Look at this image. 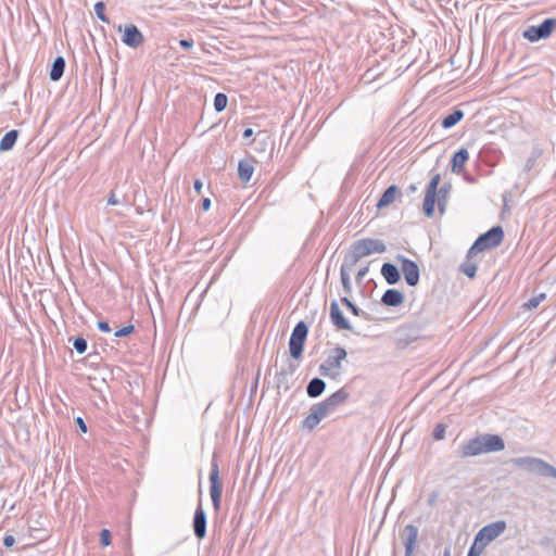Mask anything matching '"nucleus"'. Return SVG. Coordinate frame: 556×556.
Returning <instances> with one entry per match:
<instances>
[{
	"label": "nucleus",
	"instance_id": "35",
	"mask_svg": "<svg viewBox=\"0 0 556 556\" xmlns=\"http://www.w3.org/2000/svg\"><path fill=\"white\" fill-rule=\"evenodd\" d=\"M94 13L100 21L103 23H109V17L105 14V4L102 1H99L94 4Z\"/></svg>",
	"mask_w": 556,
	"mask_h": 556
},
{
	"label": "nucleus",
	"instance_id": "18",
	"mask_svg": "<svg viewBox=\"0 0 556 556\" xmlns=\"http://www.w3.org/2000/svg\"><path fill=\"white\" fill-rule=\"evenodd\" d=\"M192 527H193L194 535L199 540H202L205 538V535H206V514H205L201 503H199V505L194 511Z\"/></svg>",
	"mask_w": 556,
	"mask_h": 556
},
{
	"label": "nucleus",
	"instance_id": "27",
	"mask_svg": "<svg viewBox=\"0 0 556 556\" xmlns=\"http://www.w3.org/2000/svg\"><path fill=\"white\" fill-rule=\"evenodd\" d=\"M349 264H350V262H348L346 260L343 258L341 269H340V278H341L342 287L346 294L352 293V285H351L349 271L353 270V268L355 267V266H349Z\"/></svg>",
	"mask_w": 556,
	"mask_h": 556
},
{
	"label": "nucleus",
	"instance_id": "3",
	"mask_svg": "<svg viewBox=\"0 0 556 556\" xmlns=\"http://www.w3.org/2000/svg\"><path fill=\"white\" fill-rule=\"evenodd\" d=\"M504 240V231L501 226H494L486 232L480 235L468 250L467 256L497 248Z\"/></svg>",
	"mask_w": 556,
	"mask_h": 556
},
{
	"label": "nucleus",
	"instance_id": "1",
	"mask_svg": "<svg viewBox=\"0 0 556 556\" xmlns=\"http://www.w3.org/2000/svg\"><path fill=\"white\" fill-rule=\"evenodd\" d=\"M505 448L504 440L497 434H480L459 445L460 457H472L486 453L500 452Z\"/></svg>",
	"mask_w": 556,
	"mask_h": 556
},
{
	"label": "nucleus",
	"instance_id": "32",
	"mask_svg": "<svg viewBox=\"0 0 556 556\" xmlns=\"http://www.w3.org/2000/svg\"><path fill=\"white\" fill-rule=\"evenodd\" d=\"M467 256V261H465L460 266L459 270L465 274L469 278H473L477 273V265L469 260Z\"/></svg>",
	"mask_w": 556,
	"mask_h": 556
},
{
	"label": "nucleus",
	"instance_id": "48",
	"mask_svg": "<svg viewBox=\"0 0 556 556\" xmlns=\"http://www.w3.org/2000/svg\"><path fill=\"white\" fill-rule=\"evenodd\" d=\"M535 162H536V156H531L527 160L526 162V165H525V170L526 172H529L533 168V166L535 165Z\"/></svg>",
	"mask_w": 556,
	"mask_h": 556
},
{
	"label": "nucleus",
	"instance_id": "23",
	"mask_svg": "<svg viewBox=\"0 0 556 556\" xmlns=\"http://www.w3.org/2000/svg\"><path fill=\"white\" fill-rule=\"evenodd\" d=\"M381 275L389 285H395L401 280V271L392 263H384L382 265Z\"/></svg>",
	"mask_w": 556,
	"mask_h": 556
},
{
	"label": "nucleus",
	"instance_id": "26",
	"mask_svg": "<svg viewBox=\"0 0 556 556\" xmlns=\"http://www.w3.org/2000/svg\"><path fill=\"white\" fill-rule=\"evenodd\" d=\"M324 419L319 412L314 407H311L309 414L302 421V428L308 431L314 430L317 425Z\"/></svg>",
	"mask_w": 556,
	"mask_h": 556
},
{
	"label": "nucleus",
	"instance_id": "33",
	"mask_svg": "<svg viewBox=\"0 0 556 556\" xmlns=\"http://www.w3.org/2000/svg\"><path fill=\"white\" fill-rule=\"evenodd\" d=\"M228 104V98L225 93L218 92L214 98V109L216 112H222Z\"/></svg>",
	"mask_w": 556,
	"mask_h": 556
},
{
	"label": "nucleus",
	"instance_id": "4",
	"mask_svg": "<svg viewBox=\"0 0 556 556\" xmlns=\"http://www.w3.org/2000/svg\"><path fill=\"white\" fill-rule=\"evenodd\" d=\"M510 462L515 467L526 469L529 472H534L542 477H552L556 479V468L541 458L525 456L513 458Z\"/></svg>",
	"mask_w": 556,
	"mask_h": 556
},
{
	"label": "nucleus",
	"instance_id": "36",
	"mask_svg": "<svg viewBox=\"0 0 556 556\" xmlns=\"http://www.w3.org/2000/svg\"><path fill=\"white\" fill-rule=\"evenodd\" d=\"M73 346L78 354H83L87 351L88 343L85 338L76 337L73 341Z\"/></svg>",
	"mask_w": 556,
	"mask_h": 556
},
{
	"label": "nucleus",
	"instance_id": "51",
	"mask_svg": "<svg viewBox=\"0 0 556 556\" xmlns=\"http://www.w3.org/2000/svg\"><path fill=\"white\" fill-rule=\"evenodd\" d=\"M108 203H109L110 205H116V204H118V203H119V201L115 198V194H114V192H113V191L110 193V195H109V198H108Z\"/></svg>",
	"mask_w": 556,
	"mask_h": 556
},
{
	"label": "nucleus",
	"instance_id": "53",
	"mask_svg": "<svg viewBox=\"0 0 556 556\" xmlns=\"http://www.w3.org/2000/svg\"><path fill=\"white\" fill-rule=\"evenodd\" d=\"M211 207V200L208 198H204L202 200V208L203 211H208Z\"/></svg>",
	"mask_w": 556,
	"mask_h": 556
},
{
	"label": "nucleus",
	"instance_id": "56",
	"mask_svg": "<svg viewBox=\"0 0 556 556\" xmlns=\"http://www.w3.org/2000/svg\"><path fill=\"white\" fill-rule=\"evenodd\" d=\"M443 556H451V552H450V548H445L444 552H443Z\"/></svg>",
	"mask_w": 556,
	"mask_h": 556
},
{
	"label": "nucleus",
	"instance_id": "34",
	"mask_svg": "<svg viewBox=\"0 0 556 556\" xmlns=\"http://www.w3.org/2000/svg\"><path fill=\"white\" fill-rule=\"evenodd\" d=\"M486 543L483 541H477V538L475 539V542L470 546L467 556H480L483 553V549L485 547Z\"/></svg>",
	"mask_w": 556,
	"mask_h": 556
},
{
	"label": "nucleus",
	"instance_id": "11",
	"mask_svg": "<svg viewBox=\"0 0 556 556\" xmlns=\"http://www.w3.org/2000/svg\"><path fill=\"white\" fill-rule=\"evenodd\" d=\"M441 176L440 174H434L426 189L425 200L422 203V211L427 217H432L434 214L435 202H437V193L439 191Z\"/></svg>",
	"mask_w": 556,
	"mask_h": 556
},
{
	"label": "nucleus",
	"instance_id": "19",
	"mask_svg": "<svg viewBox=\"0 0 556 556\" xmlns=\"http://www.w3.org/2000/svg\"><path fill=\"white\" fill-rule=\"evenodd\" d=\"M330 320L338 330H352V326L344 317L337 301L330 303Z\"/></svg>",
	"mask_w": 556,
	"mask_h": 556
},
{
	"label": "nucleus",
	"instance_id": "45",
	"mask_svg": "<svg viewBox=\"0 0 556 556\" xmlns=\"http://www.w3.org/2000/svg\"><path fill=\"white\" fill-rule=\"evenodd\" d=\"M97 327L102 332H110L111 331V327H110L109 323L105 321V320L98 321Z\"/></svg>",
	"mask_w": 556,
	"mask_h": 556
},
{
	"label": "nucleus",
	"instance_id": "54",
	"mask_svg": "<svg viewBox=\"0 0 556 556\" xmlns=\"http://www.w3.org/2000/svg\"><path fill=\"white\" fill-rule=\"evenodd\" d=\"M253 136V129L252 128H247L244 129L243 134H242V137L244 139H249L250 137Z\"/></svg>",
	"mask_w": 556,
	"mask_h": 556
},
{
	"label": "nucleus",
	"instance_id": "5",
	"mask_svg": "<svg viewBox=\"0 0 556 556\" xmlns=\"http://www.w3.org/2000/svg\"><path fill=\"white\" fill-rule=\"evenodd\" d=\"M348 356L344 348L336 346L326 361L320 364L318 371L323 377L337 380L341 376V363Z\"/></svg>",
	"mask_w": 556,
	"mask_h": 556
},
{
	"label": "nucleus",
	"instance_id": "47",
	"mask_svg": "<svg viewBox=\"0 0 556 556\" xmlns=\"http://www.w3.org/2000/svg\"><path fill=\"white\" fill-rule=\"evenodd\" d=\"M14 543H15V539H14V536H13V535L8 534V535H5V536L3 538V545H4L5 547H8V548H9V547H12V546L14 545Z\"/></svg>",
	"mask_w": 556,
	"mask_h": 556
},
{
	"label": "nucleus",
	"instance_id": "31",
	"mask_svg": "<svg viewBox=\"0 0 556 556\" xmlns=\"http://www.w3.org/2000/svg\"><path fill=\"white\" fill-rule=\"evenodd\" d=\"M464 117V112L459 109L454 110L451 114L445 116L442 119V127L445 129L454 127L457 123H459Z\"/></svg>",
	"mask_w": 556,
	"mask_h": 556
},
{
	"label": "nucleus",
	"instance_id": "22",
	"mask_svg": "<svg viewBox=\"0 0 556 556\" xmlns=\"http://www.w3.org/2000/svg\"><path fill=\"white\" fill-rule=\"evenodd\" d=\"M404 302V294L396 289H388L381 296V303L386 306L396 307Z\"/></svg>",
	"mask_w": 556,
	"mask_h": 556
},
{
	"label": "nucleus",
	"instance_id": "9",
	"mask_svg": "<svg viewBox=\"0 0 556 556\" xmlns=\"http://www.w3.org/2000/svg\"><path fill=\"white\" fill-rule=\"evenodd\" d=\"M441 176L440 174H434L426 189L425 200L422 203V211L427 217H432L434 214L435 202H437V193L439 191Z\"/></svg>",
	"mask_w": 556,
	"mask_h": 556
},
{
	"label": "nucleus",
	"instance_id": "29",
	"mask_svg": "<svg viewBox=\"0 0 556 556\" xmlns=\"http://www.w3.org/2000/svg\"><path fill=\"white\" fill-rule=\"evenodd\" d=\"M451 189H452L451 184H444L440 187V189L437 193L438 208H439L440 214H444V212H445Z\"/></svg>",
	"mask_w": 556,
	"mask_h": 556
},
{
	"label": "nucleus",
	"instance_id": "55",
	"mask_svg": "<svg viewBox=\"0 0 556 556\" xmlns=\"http://www.w3.org/2000/svg\"><path fill=\"white\" fill-rule=\"evenodd\" d=\"M416 190H417V188H416V186H415V185H410V186L408 187V191H409V192H415Z\"/></svg>",
	"mask_w": 556,
	"mask_h": 556
},
{
	"label": "nucleus",
	"instance_id": "17",
	"mask_svg": "<svg viewBox=\"0 0 556 556\" xmlns=\"http://www.w3.org/2000/svg\"><path fill=\"white\" fill-rule=\"evenodd\" d=\"M418 528L414 525H407L401 532V540L405 546V556H413L417 547Z\"/></svg>",
	"mask_w": 556,
	"mask_h": 556
},
{
	"label": "nucleus",
	"instance_id": "8",
	"mask_svg": "<svg viewBox=\"0 0 556 556\" xmlns=\"http://www.w3.org/2000/svg\"><path fill=\"white\" fill-rule=\"evenodd\" d=\"M556 28V18H546L540 25L528 27L523 31V37L531 42L546 39Z\"/></svg>",
	"mask_w": 556,
	"mask_h": 556
},
{
	"label": "nucleus",
	"instance_id": "13",
	"mask_svg": "<svg viewBox=\"0 0 556 556\" xmlns=\"http://www.w3.org/2000/svg\"><path fill=\"white\" fill-rule=\"evenodd\" d=\"M396 261L401 264V271L404 275V279L409 287H415L419 282L420 270L418 264L407 258L404 255L399 254Z\"/></svg>",
	"mask_w": 556,
	"mask_h": 556
},
{
	"label": "nucleus",
	"instance_id": "37",
	"mask_svg": "<svg viewBox=\"0 0 556 556\" xmlns=\"http://www.w3.org/2000/svg\"><path fill=\"white\" fill-rule=\"evenodd\" d=\"M545 299V293H541L536 296L531 298L526 304L525 307L528 309H533L539 306V304Z\"/></svg>",
	"mask_w": 556,
	"mask_h": 556
},
{
	"label": "nucleus",
	"instance_id": "7",
	"mask_svg": "<svg viewBox=\"0 0 556 556\" xmlns=\"http://www.w3.org/2000/svg\"><path fill=\"white\" fill-rule=\"evenodd\" d=\"M350 393L344 389L341 388L334 393H332L330 396H328L326 400L321 401L320 403L314 404V407L319 412V414L326 418L330 414H332L340 405L346 402L349 399Z\"/></svg>",
	"mask_w": 556,
	"mask_h": 556
},
{
	"label": "nucleus",
	"instance_id": "46",
	"mask_svg": "<svg viewBox=\"0 0 556 556\" xmlns=\"http://www.w3.org/2000/svg\"><path fill=\"white\" fill-rule=\"evenodd\" d=\"M179 45L182 49L189 50L193 47V40L192 39H181L179 41Z\"/></svg>",
	"mask_w": 556,
	"mask_h": 556
},
{
	"label": "nucleus",
	"instance_id": "12",
	"mask_svg": "<svg viewBox=\"0 0 556 556\" xmlns=\"http://www.w3.org/2000/svg\"><path fill=\"white\" fill-rule=\"evenodd\" d=\"M208 479H210V484H211L210 493H211V498H212L213 507H214L215 510H219L223 488H222V483H220V480H219L218 464H217L215 457L213 458L212 464H211V470H210Z\"/></svg>",
	"mask_w": 556,
	"mask_h": 556
},
{
	"label": "nucleus",
	"instance_id": "24",
	"mask_svg": "<svg viewBox=\"0 0 556 556\" xmlns=\"http://www.w3.org/2000/svg\"><path fill=\"white\" fill-rule=\"evenodd\" d=\"M401 194L400 188L395 185L389 186L382 195L380 197L377 207L382 208L395 201V199Z\"/></svg>",
	"mask_w": 556,
	"mask_h": 556
},
{
	"label": "nucleus",
	"instance_id": "40",
	"mask_svg": "<svg viewBox=\"0 0 556 556\" xmlns=\"http://www.w3.org/2000/svg\"><path fill=\"white\" fill-rule=\"evenodd\" d=\"M134 329H135L134 325L125 326L115 332V337H117V338L127 337L134 331Z\"/></svg>",
	"mask_w": 556,
	"mask_h": 556
},
{
	"label": "nucleus",
	"instance_id": "10",
	"mask_svg": "<svg viewBox=\"0 0 556 556\" xmlns=\"http://www.w3.org/2000/svg\"><path fill=\"white\" fill-rule=\"evenodd\" d=\"M441 176L440 174H434L426 189L425 200L422 203V211L427 217H432L434 214L435 202H437V193L439 191Z\"/></svg>",
	"mask_w": 556,
	"mask_h": 556
},
{
	"label": "nucleus",
	"instance_id": "28",
	"mask_svg": "<svg viewBox=\"0 0 556 556\" xmlns=\"http://www.w3.org/2000/svg\"><path fill=\"white\" fill-rule=\"evenodd\" d=\"M65 70V60L63 56H56L52 63L51 70H50V79L52 81H58L61 79V77L64 74Z\"/></svg>",
	"mask_w": 556,
	"mask_h": 556
},
{
	"label": "nucleus",
	"instance_id": "44",
	"mask_svg": "<svg viewBox=\"0 0 556 556\" xmlns=\"http://www.w3.org/2000/svg\"><path fill=\"white\" fill-rule=\"evenodd\" d=\"M439 498V492L438 491H432L429 496H428V500H427V503L429 506H434L437 501Z\"/></svg>",
	"mask_w": 556,
	"mask_h": 556
},
{
	"label": "nucleus",
	"instance_id": "42",
	"mask_svg": "<svg viewBox=\"0 0 556 556\" xmlns=\"http://www.w3.org/2000/svg\"><path fill=\"white\" fill-rule=\"evenodd\" d=\"M296 367H298V366H296L295 364L290 363V364L288 365V367H287V368H282V369L278 372V375H279V376H282V377H287V376H289V375H292V374L295 371Z\"/></svg>",
	"mask_w": 556,
	"mask_h": 556
},
{
	"label": "nucleus",
	"instance_id": "15",
	"mask_svg": "<svg viewBox=\"0 0 556 556\" xmlns=\"http://www.w3.org/2000/svg\"><path fill=\"white\" fill-rule=\"evenodd\" d=\"M419 339V329L415 326H401L395 330V345L404 349Z\"/></svg>",
	"mask_w": 556,
	"mask_h": 556
},
{
	"label": "nucleus",
	"instance_id": "43",
	"mask_svg": "<svg viewBox=\"0 0 556 556\" xmlns=\"http://www.w3.org/2000/svg\"><path fill=\"white\" fill-rule=\"evenodd\" d=\"M368 270H369L368 266H364L358 270V273L356 274V282L357 283H361L363 281L364 277L368 274Z\"/></svg>",
	"mask_w": 556,
	"mask_h": 556
},
{
	"label": "nucleus",
	"instance_id": "14",
	"mask_svg": "<svg viewBox=\"0 0 556 556\" xmlns=\"http://www.w3.org/2000/svg\"><path fill=\"white\" fill-rule=\"evenodd\" d=\"M117 30L119 33H123L122 41L129 48L136 49L144 42V37L142 33L134 24L126 25L125 27L119 25L117 27Z\"/></svg>",
	"mask_w": 556,
	"mask_h": 556
},
{
	"label": "nucleus",
	"instance_id": "30",
	"mask_svg": "<svg viewBox=\"0 0 556 556\" xmlns=\"http://www.w3.org/2000/svg\"><path fill=\"white\" fill-rule=\"evenodd\" d=\"M18 138V131L16 129H12L8 131L0 141V151L5 152L13 149Z\"/></svg>",
	"mask_w": 556,
	"mask_h": 556
},
{
	"label": "nucleus",
	"instance_id": "52",
	"mask_svg": "<svg viewBox=\"0 0 556 556\" xmlns=\"http://www.w3.org/2000/svg\"><path fill=\"white\" fill-rule=\"evenodd\" d=\"M341 303L349 309L350 307H352L353 305V302L348 298V296H342L341 298Z\"/></svg>",
	"mask_w": 556,
	"mask_h": 556
},
{
	"label": "nucleus",
	"instance_id": "41",
	"mask_svg": "<svg viewBox=\"0 0 556 556\" xmlns=\"http://www.w3.org/2000/svg\"><path fill=\"white\" fill-rule=\"evenodd\" d=\"M349 311L355 316L363 317L365 319H369L368 314L366 312H364L363 309H361L359 307H357L354 303H353L352 307L349 308Z\"/></svg>",
	"mask_w": 556,
	"mask_h": 556
},
{
	"label": "nucleus",
	"instance_id": "50",
	"mask_svg": "<svg viewBox=\"0 0 556 556\" xmlns=\"http://www.w3.org/2000/svg\"><path fill=\"white\" fill-rule=\"evenodd\" d=\"M193 188H194V190H195V192H197L198 194H201V192H202V188H203V184H202V181H201L200 179H195V181H194V184H193Z\"/></svg>",
	"mask_w": 556,
	"mask_h": 556
},
{
	"label": "nucleus",
	"instance_id": "6",
	"mask_svg": "<svg viewBox=\"0 0 556 556\" xmlns=\"http://www.w3.org/2000/svg\"><path fill=\"white\" fill-rule=\"evenodd\" d=\"M308 334L307 325L301 320L299 321L292 330L290 340H289V351L290 355L299 359L302 357L304 344Z\"/></svg>",
	"mask_w": 556,
	"mask_h": 556
},
{
	"label": "nucleus",
	"instance_id": "39",
	"mask_svg": "<svg viewBox=\"0 0 556 556\" xmlns=\"http://www.w3.org/2000/svg\"><path fill=\"white\" fill-rule=\"evenodd\" d=\"M111 532L108 529H103L100 532V543L102 546H108L111 544Z\"/></svg>",
	"mask_w": 556,
	"mask_h": 556
},
{
	"label": "nucleus",
	"instance_id": "21",
	"mask_svg": "<svg viewBox=\"0 0 556 556\" xmlns=\"http://www.w3.org/2000/svg\"><path fill=\"white\" fill-rule=\"evenodd\" d=\"M254 157L241 160L238 164V176L243 184L250 181L254 172Z\"/></svg>",
	"mask_w": 556,
	"mask_h": 556
},
{
	"label": "nucleus",
	"instance_id": "25",
	"mask_svg": "<svg viewBox=\"0 0 556 556\" xmlns=\"http://www.w3.org/2000/svg\"><path fill=\"white\" fill-rule=\"evenodd\" d=\"M325 389L326 382L321 378L315 377L308 382L306 393L309 397L316 399L323 394Z\"/></svg>",
	"mask_w": 556,
	"mask_h": 556
},
{
	"label": "nucleus",
	"instance_id": "2",
	"mask_svg": "<svg viewBox=\"0 0 556 556\" xmlns=\"http://www.w3.org/2000/svg\"><path fill=\"white\" fill-rule=\"evenodd\" d=\"M386 250L387 247L383 241L379 239L365 238L355 241L351 245V251L344 256V260L350 262L349 266H356L361 258L372 253H383Z\"/></svg>",
	"mask_w": 556,
	"mask_h": 556
},
{
	"label": "nucleus",
	"instance_id": "20",
	"mask_svg": "<svg viewBox=\"0 0 556 556\" xmlns=\"http://www.w3.org/2000/svg\"><path fill=\"white\" fill-rule=\"evenodd\" d=\"M469 159V152L467 149L462 148L457 150L451 160V170L454 174L459 175L465 168V164Z\"/></svg>",
	"mask_w": 556,
	"mask_h": 556
},
{
	"label": "nucleus",
	"instance_id": "49",
	"mask_svg": "<svg viewBox=\"0 0 556 556\" xmlns=\"http://www.w3.org/2000/svg\"><path fill=\"white\" fill-rule=\"evenodd\" d=\"M77 426L79 427V429L86 433L87 432V425L85 424L84 419L81 417H77L75 419Z\"/></svg>",
	"mask_w": 556,
	"mask_h": 556
},
{
	"label": "nucleus",
	"instance_id": "16",
	"mask_svg": "<svg viewBox=\"0 0 556 556\" xmlns=\"http://www.w3.org/2000/svg\"><path fill=\"white\" fill-rule=\"evenodd\" d=\"M506 529V522L504 520H497L490 525L484 526L477 533V541H483L486 544L500 536Z\"/></svg>",
	"mask_w": 556,
	"mask_h": 556
},
{
	"label": "nucleus",
	"instance_id": "38",
	"mask_svg": "<svg viewBox=\"0 0 556 556\" xmlns=\"http://www.w3.org/2000/svg\"><path fill=\"white\" fill-rule=\"evenodd\" d=\"M445 430H446V426L443 425V424H438L435 425L434 429H433V432H432V437L434 440H443L444 437H445Z\"/></svg>",
	"mask_w": 556,
	"mask_h": 556
}]
</instances>
